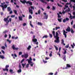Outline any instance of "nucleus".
<instances>
[{
  "instance_id": "obj_1",
  "label": "nucleus",
  "mask_w": 75,
  "mask_h": 75,
  "mask_svg": "<svg viewBox=\"0 0 75 75\" xmlns=\"http://www.w3.org/2000/svg\"><path fill=\"white\" fill-rule=\"evenodd\" d=\"M59 36V34H58V32H56V36H55L54 37V38L56 39V40L54 41V42H57V43H59V37H58Z\"/></svg>"
},
{
  "instance_id": "obj_2",
  "label": "nucleus",
  "mask_w": 75,
  "mask_h": 75,
  "mask_svg": "<svg viewBox=\"0 0 75 75\" xmlns=\"http://www.w3.org/2000/svg\"><path fill=\"white\" fill-rule=\"evenodd\" d=\"M10 17V16H8L6 18H5L4 19V21L5 22H6V25H7L8 24V23H9V20H8V18Z\"/></svg>"
},
{
  "instance_id": "obj_3",
  "label": "nucleus",
  "mask_w": 75,
  "mask_h": 75,
  "mask_svg": "<svg viewBox=\"0 0 75 75\" xmlns=\"http://www.w3.org/2000/svg\"><path fill=\"white\" fill-rule=\"evenodd\" d=\"M1 6L2 8V10L3 11H4V9L6 8L7 7V4H5L4 5H2Z\"/></svg>"
},
{
  "instance_id": "obj_4",
  "label": "nucleus",
  "mask_w": 75,
  "mask_h": 75,
  "mask_svg": "<svg viewBox=\"0 0 75 75\" xmlns=\"http://www.w3.org/2000/svg\"><path fill=\"white\" fill-rule=\"evenodd\" d=\"M11 47L13 50H16V51H18V48L15 47V45H13Z\"/></svg>"
},
{
  "instance_id": "obj_5",
  "label": "nucleus",
  "mask_w": 75,
  "mask_h": 75,
  "mask_svg": "<svg viewBox=\"0 0 75 75\" xmlns=\"http://www.w3.org/2000/svg\"><path fill=\"white\" fill-rule=\"evenodd\" d=\"M9 67V65H7L6 66L5 69H3V71H8V68Z\"/></svg>"
},
{
  "instance_id": "obj_6",
  "label": "nucleus",
  "mask_w": 75,
  "mask_h": 75,
  "mask_svg": "<svg viewBox=\"0 0 75 75\" xmlns=\"http://www.w3.org/2000/svg\"><path fill=\"white\" fill-rule=\"evenodd\" d=\"M27 61H28V64H31V63H33V62L31 61H32V58L31 57H30L29 59H27Z\"/></svg>"
},
{
  "instance_id": "obj_7",
  "label": "nucleus",
  "mask_w": 75,
  "mask_h": 75,
  "mask_svg": "<svg viewBox=\"0 0 75 75\" xmlns=\"http://www.w3.org/2000/svg\"><path fill=\"white\" fill-rule=\"evenodd\" d=\"M59 14H61V15H62V13H61V11H60L59 12V13H57V15H58V18H61V16H60L59 15Z\"/></svg>"
},
{
  "instance_id": "obj_8",
  "label": "nucleus",
  "mask_w": 75,
  "mask_h": 75,
  "mask_svg": "<svg viewBox=\"0 0 75 75\" xmlns=\"http://www.w3.org/2000/svg\"><path fill=\"white\" fill-rule=\"evenodd\" d=\"M29 12L31 14H33V10L32 9H30V8L29 7Z\"/></svg>"
},
{
  "instance_id": "obj_9",
  "label": "nucleus",
  "mask_w": 75,
  "mask_h": 75,
  "mask_svg": "<svg viewBox=\"0 0 75 75\" xmlns=\"http://www.w3.org/2000/svg\"><path fill=\"white\" fill-rule=\"evenodd\" d=\"M67 31L68 32H69L71 31V28L69 27V26H68L67 28L66 29Z\"/></svg>"
},
{
  "instance_id": "obj_10",
  "label": "nucleus",
  "mask_w": 75,
  "mask_h": 75,
  "mask_svg": "<svg viewBox=\"0 0 75 75\" xmlns=\"http://www.w3.org/2000/svg\"><path fill=\"white\" fill-rule=\"evenodd\" d=\"M71 65L69 64H67V67H65V69H68V68H71Z\"/></svg>"
},
{
  "instance_id": "obj_11",
  "label": "nucleus",
  "mask_w": 75,
  "mask_h": 75,
  "mask_svg": "<svg viewBox=\"0 0 75 75\" xmlns=\"http://www.w3.org/2000/svg\"><path fill=\"white\" fill-rule=\"evenodd\" d=\"M41 2V3H45L46 4H47V2L44 1V0H39Z\"/></svg>"
},
{
  "instance_id": "obj_12",
  "label": "nucleus",
  "mask_w": 75,
  "mask_h": 75,
  "mask_svg": "<svg viewBox=\"0 0 75 75\" xmlns=\"http://www.w3.org/2000/svg\"><path fill=\"white\" fill-rule=\"evenodd\" d=\"M24 57L25 58H27L28 57V54H24Z\"/></svg>"
},
{
  "instance_id": "obj_13",
  "label": "nucleus",
  "mask_w": 75,
  "mask_h": 75,
  "mask_svg": "<svg viewBox=\"0 0 75 75\" xmlns=\"http://www.w3.org/2000/svg\"><path fill=\"white\" fill-rule=\"evenodd\" d=\"M61 44L63 45H65V44L64 43V39H62V40Z\"/></svg>"
},
{
  "instance_id": "obj_14",
  "label": "nucleus",
  "mask_w": 75,
  "mask_h": 75,
  "mask_svg": "<svg viewBox=\"0 0 75 75\" xmlns=\"http://www.w3.org/2000/svg\"><path fill=\"white\" fill-rule=\"evenodd\" d=\"M11 11V8H10V7H7V11Z\"/></svg>"
},
{
  "instance_id": "obj_15",
  "label": "nucleus",
  "mask_w": 75,
  "mask_h": 75,
  "mask_svg": "<svg viewBox=\"0 0 75 75\" xmlns=\"http://www.w3.org/2000/svg\"><path fill=\"white\" fill-rule=\"evenodd\" d=\"M43 24V23H42L40 22H38V25H40V26H42V25Z\"/></svg>"
},
{
  "instance_id": "obj_16",
  "label": "nucleus",
  "mask_w": 75,
  "mask_h": 75,
  "mask_svg": "<svg viewBox=\"0 0 75 75\" xmlns=\"http://www.w3.org/2000/svg\"><path fill=\"white\" fill-rule=\"evenodd\" d=\"M63 57V60H64V61H66V55H64Z\"/></svg>"
},
{
  "instance_id": "obj_17",
  "label": "nucleus",
  "mask_w": 75,
  "mask_h": 75,
  "mask_svg": "<svg viewBox=\"0 0 75 75\" xmlns=\"http://www.w3.org/2000/svg\"><path fill=\"white\" fill-rule=\"evenodd\" d=\"M23 4H25V3H26V1L25 0H24L23 1H20Z\"/></svg>"
},
{
  "instance_id": "obj_18",
  "label": "nucleus",
  "mask_w": 75,
  "mask_h": 75,
  "mask_svg": "<svg viewBox=\"0 0 75 75\" xmlns=\"http://www.w3.org/2000/svg\"><path fill=\"white\" fill-rule=\"evenodd\" d=\"M32 41L33 42H35L37 41V39H33L32 40Z\"/></svg>"
},
{
  "instance_id": "obj_19",
  "label": "nucleus",
  "mask_w": 75,
  "mask_h": 75,
  "mask_svg": "<svg viewBox=\"0 0 75 75\" xmlns=\"http://www.w3.org/2000/svg\"><path fill=\"white\" fill-rule=\"evenodd\" d=\"M70 31L71 33H72V34L74 33V30H73V29H72V28H71V29L70 30Z\"/></svg>"
},
{
  "instance_id": "obj_20",
  "label": "nucleus",
  "mask_w": 75,
  "mask_h": 75,
  "mask_svg": "<svg viewBox=\"0 0 75 75\" xmlns=\"http://www.w3.org/2000/svg\"><path fill=\"white\" fill-rule=\"evenodd\" d=\"M48 35H46L44 36H43L42 38H48Z\"/></svg>"
},
{
  "instance_id": "obj_21",
  "label": "nucleus",
  "mask_w": 75,
  "mask_h": 75,
  "mask_svg": "<svg viewBox=\"0 0 75 75\" xmlns=\"http://www.w3.org/2000/svg\"><path fill=\"white\" fill-rule=\"evenodd\" d=\"M9 71L11 74H13L14 72H13V70L12 69H10Z\"/></svg>"
},
{
  "instance_id": "obj_22",
  "label": "nucleus",
  "mask_w": 75,
  "mask_h": 75,
  "mask_svg": "<svg viewBox=\"0 0 75 75\" xmlns=\"http://www.w3.org/2000/svg\"><path fill=\"white\" fill-rule=\"evenodd\" d=\"M44 17L46 19H47L48 17V15H45Z\"/></svg>"
},
{
  "instance_id": "obj_23",
  "label": "nucleus",
  "mask_w": 75,
  "mask_h": 75,
  "mask_svg": "<svg viewBox=\"0 0 75 75\" xmlns=\"http://www.w3.org/2000/svg\"><path fill=\"white\" fill-rule=\"evenodd\" d=\"M30 48H31V46L29 45L28 46V47L27 48V49L28 50H30Z\"/></svg>"
},
{
  "instance_id": "obj_24",
  "label": "nucleus",
  "mask_w": 75,
  "mask_h": 75,
  "mask_svg": "<svg viewBox=\"0 0 75 75\" xmlns=\"http://www.w3.org/2000/svg\"><path fill=\"white\" fill-rule=\"evenodd\" d=\"M17 72H18V73L21 72V69H19L17 71Z\"/></svg>"
},
{
  "instance_id": "obj_25",
  "label": "nucleus",
  "mask_w": 75,
  "mask_h": 75,
  "mask_svg": "<svg viewBox=\"0 0 75 75\" xmlns=\"http://www.w3.org/2000/svg\"><path fill=\"white\" fill-rule=\"evenodd\" d=\"M29 64H30L31 67H33V65H34V64L33 63V62H32V63H30Z\"/></svg>"
},
{
  "instance_id": "obj_26",
  "label": "nucleus",
  "mask_w": 75,
  "mask_h": 75,
  "mask_svg": "<svg viewBox=\"0 0 75 75\" xmlns=\"http://www.w3.org/2000/svg\"><path fill=\"white\" fill-rule=\"evenodd\" d=\"M38 13L39 15H40V14H41V10H40V9H39L38 11Z\"/></svg>"
},
{
  "instance_id": "obj_27",
  "label": "nucleus",
  "mask_w": 75,
  "mask_h": 75,
  "mask_svg": "<svg viewBox=\"0 0 75 75\" xmlns=\"http://www.w3.org/2000/svg\"><path fill=\"white\" fill-rule=\"evenodd\" d=\"M19 19L21 21H23V19L22 18H21V17L20 16H19Z\"/></svg>"
},
{
  "instance_id": "obj_28",
  "label": "nucleus",
  "mask_w": 75,
  "mask_h": 75,
  "mask_svg": "<svg viewBox=\"0 0 75 75\" xmlns=\"http://www.w3.org/2000/svg\"><path fill=\"white\" fill-rule=\"evenodd\" d=\"M52 33L53 34V36H54V37H55V31H52Z\"/></svg>"
},
{
  "instance_id": "obj_29",
  "label": "nucleus",
  "mask_w": 75,
  "mask_h": 75,
  "mask_svg": "<svg viewBox=\"0 0 75 75\" xmlns=\"http://www.w3.org/2000/svg\"><path fill=\"white\" fill-rule=\"evenodd\" d=\"M46 1H48L49 2L50 1H51V2H54V0H45Z\"/></svg>"
},
{
  "instance_id": "obj_30",
  "label": "nucleus",
  "mask_w": 75,
  "mask_h": 75,
  "mask_svg": "<svg viewBox=\"0 0 75 75\" xmlns=\"http://www.w3.org/2000/svg\"><path fill=\"white\" fill-rule=\"evenodd\" d=\"M0 57L2 59H4V56H2V55H0Z\"/></svg>"
},
{
  "instance_id": "obj_31",
  "label": "nucleus",
  "mask_w": 75,
  "mask_h": 75,
  "mask_svg": "<svg viewBox=\"0 0 75 75\" xmlns=\"http://www.w3.org/2000/svg\"><path fill=\"white\" fill-rule=\"evenodd\" d=\"M62 20V18H60V19H58V20L59 22H62V21L61 20Z\"/></svg>"
},
{
  "instance_id": "obj_32",
  "label": "nucleus",
  "mask_w": 75,
  "mask_h": 75,
  "mask_svg": "<svg viewBox=\"0 0 75 75\" xmlns=\"http://www.w3.org/2000/svg\"><path fill=\"white\" fill-rule=\"evenodd\" d=\"M57 55H58L59 57H61V54H60V52L59 51L57 53Z\"/></svg>"
},
{
  "instance_id": "obj_33",
  "label": "nucleus",
  "mask_w": 75,
  "mask_h": 75,
  "mask_svg": "<svg viewBox=\"0 0 75 75\" xmlns=\"http://www.w3.org/2000/svg\"><path fill=\"white\" fill-rule=\"evenodd\" d=\"M1 48H2V49H3V50H5L6 47H5L4 46H3L1 47Z\"/></svg>"
},
{
  "instance_id": "obj_34",
  "label": "nucleus",
  "mask_w": 75,
  "mask_h": 75,
  "mask_svg": "<svg viewBox=\"0 0 75 75\" xmlns=\"http://www.w3.org/2000/svg\"><path fill=\"white\" fill-rule=\"evenodd\" d=\"M30 25L32 27H34L33 25H32V24H31V21L30 22Z\"/></svg>"
},
{
  "instance_id": "obj_35",
  "label": "nucleus",
  "mask_w": 75,
  "mask_h": 75,
  "mask_svg": "<svg viewBox=\"0 0 75 75\" xmlns=\"http://www.w3.org/2000/svg\"><path fill=\"white\" fill-rule=\"evenodd\" d=\"M26 64L25 63V64H22V66H23V68H24V66H25Z\"/></svg>"
},
{
  "instance_id": "obj_36",
  "label": "nucleus",
  "mask_w": 75,
  "mask_h": 75,
  "mask_svg": "<svg viewBox=\"0 0 75 75\" xmlns=\"http://www.w3.org/2000/svg\"><path fill=\"white\" fill-rule=\"evenodd\" d=\"M6 40L7 41V42H9V44H10L11 43V41L7 39Z\"/></svg>"
},
{
  "instance_id": "obj_37",
  "label": "nucleus",
  "mask_w": 75,
  "mask_h": 75,
  "mask_svg": "<svg viewBox=\"0 0 75 75\" xmlns=\"http://www.w3.org/2000/svg\"><path fill=\"white\" fill-rule=\"evenodd\" d=\"M65 48H69V44H68V45L66 46H65Z\"/></svg>"
},
{
  "instance_id": "obj_38",
  "label": "nucleus",
  "mask_w": 75,
  "mask_h": 75,
  "mask_svg": "<svg viewBox=\"0 0 75 75\" xmlns=\"http://www.w3.org/2000/svg\"><path fill=\"white\" fill-rule=\"evenodd\" d=\"M67 33H68V32H67L65 31V30H63V33L67 34Z\"/></svg>"
},
{
  "instance_id": "obj_39",
  "label": "nucleus",
  "mask_w": 75,
  "mask_h": 75,
  "mask_svg": "<svg viewBox=\"0 0 75 75\" xmlns=\"http://www.w3.org/2000/svg\"><path fill=\"white\" fill-rule=\"evenodd\" d=\"M60 28V27H56L55 29H56V30H57L58 29H59Z\"/></svg>"
},
{
  "instance_id": "obj_40",
  "label": "nucleus",
  "mask_w": 75,
  "mask_h": 75,
  "mask_svg": "<svg viewBox=\"0 0 75 75\" xmlns=\"http://www.w3.org/2000/svg\"><path fill=\"white\" fill-rule=\"evenodd\" d=\"M69 14L70 15V18L71 19H72V18H73L72 16H71V13H69Z\"/></svg>"
},
{
  "instance_id": "obj_41",
  "label": "nucleus",
  "mask_w": 75,
  "mask_h": 75,
  "mask_svg": "<svg viewBox=\"0 0 75 75\" xmlns=\"http://www.w3.org/2000/svg\"><path fill=\"white\" fill-rule=\"evenodd\" d=\"M13 11H14L15 14H17V11H16V10H14Z\"/></svg>"
},
{
  "instance_id": "obj_42",
  "label": "nucleus",
  "mask_w": 75,
  "mask_h": 75,
  "mask_svg": "<svg viewBox=\"0 0 75 75\" xmlns=\"http://www.w3.org/2000/svg\"><path fill=\"white\" fill-rule=\"evenodd\" d=\"M49 35L51 38L52 37V34H51L50 33Z\"/></svg>"
},
{
  "instance_id": "obj_43",
  "label": "nucleus",
  "mask_w": 75,
  "mask_h": 75,
  "mask_svg": "<svg viewBox=\"0 0 75 75\" xmlns=\"http://www.w3.org/2000/svg\"><path fill=\"white\" fill-rule=\"evenodd\" d=\"M29 19H31L32 18V16H31L30 15L29 16Z\"/></svg>"
},
{
  "instance_id": "obj_44",
  "label": "nucleus",
  "mask_w": 75,
  "mask_h": 75,
  "mask_svg": "<svg viewBox=\"0 0 75 75\" xmlns=\"http://www.w3.org/2000/svg\"><path fill=\"white\" fill-rule=\"evenodd\" d=\"M29 66V63L27 64V65H26L25 68H28Z\"/></svg>"
},
{
  "instance_id": "obj_45",
  "label": "nucleus",
  "mask_w": 75,
  "mask_h": 75,
  "mask_svg": "<svg viewBox=\"0 0 75 75\" xmlns=\"http://www.w3.org/2000/svg\"><path fill=\"white\" fill-rule=\"evenodd\" d=\"M55 7L54 6L52 7V10H56Z\"/></svg>"
},
{
  "instance_id": "obj_46",
  "label": "nucleus",
  "mask_w": 75,
  "mask_h": 75,
  "mask_svg": "<svg viewBox=\"0 0 75 75\" xmlns=\"http://www.w3.org/2000/svg\"><path fill=\"white\" fill-rule=\"evenodd\" d=\"M11 55L12 57H13V59H16V57H14V54H12Z\"/></svg>"
},
{
  "instance_id": "obj_47",
  "label": "nucleus",
  "mask_w": 75,
  "mask_h": 75,
  "mask_svg": "<svg viewBox=\"0 0 75 75\" xmlns=\"http://www.w3.org/2000/svg\"><path fill=\"white\" fill-rule=\"evenodd\" d=\"M57 5L58 6H59V7H62V6L61 5H60L59 4H57Z\"/></svg>"
},
{
  "instance_id": "obj_48",
  "label": "nucleus",
  "mask_w": 75,
  "mask_h": 75,
  "mask_svg": "<svg viewBox=\"0 0 75 75\" xmlns=\"http://www.w3.org/2000/svg\"><path fill=\"white\" fill-rule=\"evenodd\" d=\"M55 48L56 50V51H58V48L57 46H55Z\"/></svg>"
},
{
  "instance_id": "obj_49",
  "label": "nucleus",
  "mask_w": 75,
  "mask_h": 75,
  "mask_svg": "<svg viewBox=\"0 0 75 75\" xmlns=\"http://www.w3.org/2000/svg\"><path fill=\"white\" fill-rule=\"evenodd\" d=\"M53 74H54L52 73H49L48 74V75H53Z\"/></svg>"
},
{
  "instance_id": "obj_50",
  "label": "nucleus",
  "mask_w": 75,
  "mask_h": 75,
  "mask_svg": "<svg viewBox=\"0 0 75 75\" xmlns=\"http://www.w3.org/2000/svg\"><path fill=\"white\" fill-rule=\"evenodd\" d=\"M66 21H69V19L68 18H66Z\"/></svg>"
},
{
  "instance_id": "obj_51",
  "label": "nucleus",
  "mask_w": 75,
  "mask_h": 75,
  "mask_svg": "<svg viewBox=\"0 0 75 75\" xmlns=\"http://www.w3.org/2000/svg\"><path fill=\"white\" fill-rule=\"evenodd\" d=\"M24 60H25V59H22L21 62V63H23V62H24Z\"/></svg>"
},
{
  "instance_id": "obj_52",
  "label": "nucleus",
  "mask_w": 75,
  "mask_h": 75,
  "mask_svg": "<svg viewBox=\"0 0 75 75\" xmlns=\"http://www.w3.org/2000/svg\"><path fill=\"white\" fill-rule=\"evenodd\" d=\"M63 35H64V37L65 38H67V34H65V33H63Z\"/></svg>"
},
{
  "instance_id": "obj_53",
  "label": "nucleus",
  "mask_w": 75,
  "mask_h": 75,
  "mask_svg": "<svg viewBox=\"0 0 75 75\" xmlns=\"http://www.w3.org/2000/svg\"><path fill=\"white\" fill-rule=\"evenodd\" d=\"M67 21L66 20V19H63V23H65Z\"/></svg>"
},
{
  "instance_id": "obj_54",
  "label": "nucleus",
  "mask_w": 75,
  "mask_h": 75,
  "mask_svg": "<svg viewBox=\"0 0 75 75\" xmlns=\"http://www.w3.org/2000/svg\"><path fill=\"white\" fill-rule=\"evenodd\" d=\"M66 13V12H65V11H64V10H63V11L62 12V14H65V13Z\"/></svg>"
},
{
  "instance_id": "obj_55",
  "label": "nucleus",
  "mask_w": 75,
  "mask_h": 75,
  "mask_svg": "<svg viewBox=\"0 0 75 75\" xmlns=\"http://www.w3.org/2000/svg\"><path fill=\"white\" fill-rule=\"evenodd\" d=\"M27 25V24H26L25 23H24L23 24V26H25V25Z\"/></svg>"
},
{
  "instance_id": "obj_56",
  "label": "nucleus",
  "mask_w": 75,
  "mask_h": 75,
  "mask_svg": "<svg viewBox=\"0 0 75 75\" xmlns=\"http://www.w3.org/2000/svg\"><path fill=\"white\" fill-rule=\"evenodd\" d=\"M43 62H44V64H45V63H47V61H45V60H43Z\"/></svg>"
},
{
  "instance_id": "obj_57",
  "label": "nucleus",
  "mask_w": 75,
  "mask_h": 75,
  "mask_svg": "<svg viewBox=\"0 0 75 75\" xmlns=\"http://www.w3.org/2000/svg\"><path fill=\"white\" fill-rule=\"evenodd\" d=\"M21 54H22V52H20L19 53V55H21Z\"/></svg>"
},
{
  "instance_id": "obj_58",
  "label": "nucleus",
  "mask_w": 75,
  "mask_h": 75,
  "mask_svg": "<svg viewBox=\"0 0 75 75\" xmlns=\"http://www.w3.org/2000/svg\"><path fill=\"white\" fill-rule=\"evenodd\" d=\"M30 8H31V9H33V10H34V7L33 6H31L30 7Z\"/></svg>"
},
{
  "instance_id": "obj_59",
  "label": "nucleus",
  "mask_w": 75,
  "mask_h": 75,
  "mask_svg": "<svg viewBox=\"0 0 75 75\" xmlns=\"http://www.w3.org/2000/svg\"><path fill=\"white\" fill-rule=\"evenodd\" d=\"M7 32V31L6 30L5 31H4L3 32V33H4V34H5V33H6Z\"/></svg>"
},
{
  "instance_id": "obj_60",
  "label": "nucleus",
  "mask_w": 75,
  "mask_h": 75,
  "mask_svg": "<svg viewBox=\"0 0 75 75\" xmlns=\"http://www.w3.org/2000/svg\"><path fill=\"white\" fill-rule=\"evenodd\" d=\"M3 12H1V16H3Z\"/></svg>"
},
{
  "instance_id": "obj_61",
  "label": "nucleus",
  "mask_w": 75,
  "mask_h": 75,
  "mask_svg": "<svg viewBox=\"0 0 75 75\" xmlns=\"http://www.w3.org/2000/svg\"><path fill=\"white\" fill-rule=\"evenodd\" d=\"M11 35L10 34L9 35V38H11Z\"/></svg>"
},
{
  "instance_id": "obj_62",
  "label": "nucleus",
  "mask_w": 75,
  "mask_h": 75,
  "mask_svg": "<svg viewBox=\"0 0 75 75\" xmlns=\"http://www.w3.org/2000/svg\"><path fill=\"white\" fill-rule=\"evenodd\" d=\"M26 4H29L30 3V1H28L27 2L26 1Z\"/></svg>"
},
{
  "instance_id": "obj_63",
  "label": "nucleus",
  "mask_w": 75,
  "mask_h": 75,
  "mask_svg": "<svg viewBox=\"0 0 75 75\" xmlns=\"http://www.w3.org/2000/svg\"><path fill=\"white\" fill-rule=\"evenodd\" d=\"M11 22V18H9V22Z\"/></svg>"
},
{
  "instance_id": "obj_64",
  "label": "nucleus",
  "mask_w": 75,
  "mask_h": 75,
  "mask_svg": "<svg viewBox=\"0 0 75 75\" xmlns=\"http://www.w3.org/2000/svg\"><path fill=\"white\" fill-rule=\"evenodd\" d=\"M73 28H74V29H75V25L74 24L73 25Z\"/></svg>"
}]
</instances>
